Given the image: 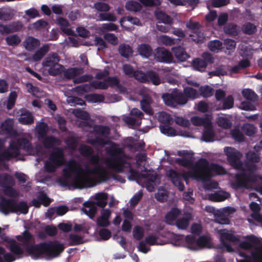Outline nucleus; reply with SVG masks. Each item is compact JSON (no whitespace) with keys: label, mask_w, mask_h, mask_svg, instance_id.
Wrapping results in <instances>:
<instances>
[{"label":"nucleus","mask_w":262,"mask_h":262,"mask_svg":"<svg viewBox=\"0 0 262 262\" xmlns=\"http://www.w3.org/2000/svg\"><path fill=\"white\" fill-rule=\"evenodd\" d=\"M89 158L90 163L95 167L92 169L88 166L85 167L87 174H82L83 172L82 168L75 160H71L66 167L63 169V175L58 180L60 185L67 187L72 184L76 188L79 189L90 187L91 181L89 174L97 175L98 178L103 182L108 180L109 176L106 170L99 164V156L93 154Z\"/></svg>","instance_id":"nucleus-1"},{"label":"nucleus","mask_w":262,"mask_h":262,"mask_svg":"<svg viewBox=\"0 0 262 262\" xmlns=\"http://www.w3.org/2000/svg\"><path fill=\"white\" fill-rule=\"evenodd\" d=\"M107 152L110 156V158L106 161L108 168L118 173H122L125 167H129V178L133 180L140 179V172L130 167V164L125 159L126 155L121 148L110 147L107 150Z\"/></svg>","instance_id":"nucleus-2"},{"label":"nucleus","mask_w":262,"mask_h":262,"mask_svg":"<svg viewBox=\"0 0 262 262\" xmlns=\"http://www.w3.org/2000/svg\"><path fill=\"white\" fill-rule=\"evenodd\" d=\"M64 246L57 241L43 242L31 246L29 252L33 254L34 259L46 257L52 259L59 256L63 251Z\"/></svg>","instance_id":"nucleus-3"},{"label":"nucleus","mask_w":262,"mask_h":262,"mask_svg":"<svg viewBox=\"0 0 262 262\" xmlns=\"http://www.w3.org/2000/svg\"><path fill=\"white\" fill-rule=\"evenodd\" d=\"M188 174L197 181L208 182L212 178L210 164L205 158H201L193 164Z\"/></svg>","instance_id":"nucleus-4"},{"label":"nucleus","mask_w":262,"mask_h":262,"mask_svg":"<svg viewBox=\"0 0 262 262\" xmlns=\"http://www.w3.org/2000/svg\"><path fill=\"white\" fill-rule=\"evenodd\" d=\"M93 131L96 135H99L94 138H88L87 143L92 146L103 147L106 145L111 144V147H116V144L105 140L111 134V128L108 126L101 124H96L93 126Z\"/></svg>","instance_id":"nucleus-5"},{"label":"nucleus","mask_w":262,"mask_h":262,"mask_svg":"<svg viewBox=\"0 0 262 262\" xmlns=\"http://www.w3.org/2000/svg\"><path fill=\"white\" fill-rule=\"evenodd\" d=\"M65 163L63 149L60 147H56L50 153L48 160L45 163V170L49 173H53Z\"/></svg>","instance_id":"nucleus-6"},{"label":"nucleus","mask_w":262,"mask_h":262,"mask_svg":"<svg viewBox=\"0 0 262 262\" xmlns=\"http://www.w3.org/2000/svg\"><path fill=\"white\" fill-rule=\"evenodd\" d=\"M107 198L106 193H98L96 196V202H85L83 204L84 207L81 209V210L91 219H93L97 212V206L101 208L105 207L107 204Z\"/></svg>","instance_id":"nucleus-7"},{"label":"nucleus","mask_w":262,"mask_h":262,"mask_svg":"<svg viewBox=\"0 0 262 262\" xmlns=\"http://www.w3.org/2000/svg\"><path fill=\"white\" fill-rule=\"evenodd\" d=\"M162 98L166 105L173 108L187 103V100L182 91L177 89H173L170 93L163 94Z\"/></svg>","instance_id":"nucleus-8"},{"label":"nucleus","mask_w":262,"mask_h":262,"mask_svg":"<svg viewBox=\"0 0 262 262\" xmlns=\"http://www.w3.org/2000/svg\"><path fill=\"white\" fill-rule=\"evenodd\" d=\"M59 70L61 74H63L64 79L67 80L73 79V82L75 84L89 81L93 78L91 75L87 74L76 78L84 72L83 69L81 68L74 67L66 69L63 66V68H61Z\"/></svg>","instance_id":"nucleus-9"},{"label":"nucleus","mask_w":262,"mask_h":262,"mask_svg":"<svg viewBox=\"0 0 262 262\" xmlns=\"http://www.w3.org/2000/svg\"><path fill=\"white\" fill-rule=\"evenodd\" d=\"M60 57L56 53H50L44 58L42 65L47 70L49 74L51 76H56L61 75L59 70L63 68V66L59 64Z\"/></svg>","instance_id":"nucleus-10"},{"label":"nucleus","mask_w":262,"mask_h":262,"mask_svg":"<svg viewBox=\"0 0 262 262\" xmlns=\"http://www.w3.org/2000/svg\"><path fill=\"white\" fill-rule=\"evenodd\" d=\"M158 120L160 123L159 128L162 134L168 136L176 135L175 129L171 126L173 121L170 114L162 112L159 115Z\"/></svg>","instance_id":"nucleus-11"},{"label":"nucleus","mask_w":262,"mask_h":262,"mask_svg":"<svg viewBox=\"0 0 262 262\" xmlns=\"http://www.w3.org/2000/svg\"><path fill=\"white\" fill-rule=\"evenodd\" d=\"M224 150L231 166L237 170L244 169L243 164L241 160L242 155L239 151L231 147H225Z\"/></svg>","instance_id":"nucleus-12"},{"label":"nucleus","mask_w":262,"mask_h":262,"mask_svg":"<svg viewBox=\"0 0 262 262\" xmlns=\"http://www.w3.org/2000/svg\"><path fill=\"white\" fill-rule=\"evenodd\" d=\"M255 180L256 177L253 172H243L236 174L235 180L233 185L236 188H244L249 183L253 182Z\"/></svg>","instance_id":"nucleus-13"},{"label":"nucleus","mask_w":262,"mask_h":262,"mask_svg":"<svg viewBox=\"0 0 262 262\" xmlns=\"http://www.w3.org/2000/svg\"><path fill=\"white\" fill-rule=\"evenodd\" d=\"M16 239L19 242L21 246L26 247L27 252L34 259L33 254L30 253L28 249L34 246L35 237L34 235L28 230H25L20 235L16 236Z\"/></svg>","instance_id":"nucleus-14"},{"label":"nucleus","mask_w":262,"mask_h":262,"mask_svg":"<svg viewBox=\"0 0 262 262\" xmlns=\"http://www.w3.org/2000/svg\"><path fill=\"white\" fill-rule=\"evenodd\" d=\"M11 142L19 151L20 149H23L29 155H34L36 152L30 141L26 138H19L16 140H11Z\"/></svg>","instance_id":"nucleus-15"},{"label":"nucleus","mask_w":262,"mask_h":262,"mask_svg":"<svg viewBox=\"0 0 262 262\" xmlns=\"http://www.w3.org/2000/svg\"><path fill=\"white\" fill-rule=\"evenodd\" d=\"M16 200L3 197L0 200V211L7 215L10 213H16L14 210Z\"/></svg>","instance_id":"nucleus-16"},{"label":"nucleus","mask_w":262,"mask_h":262,"mask_svg":"<svg viewBox=\"0 0 262 262\" xmlns=\"http://www.w3.org/2000/svg\"><path fill=\"white\" fill-rule=\"evenodd\" d=\"M155 56L156 60L160 62L170 63L173 60V56L170 52L163 47L157 48Z\"/></svg>","instance_id":"nucleus-17"},{"label":"nucleus","mask_w":262,"mask_h":262,"mask_svg":"<svg viewBox=\"0 0 262 262\" xmlns=\"http://www.w3.org/2000/svg\"><path fill=\"white\" fill-rule=\"evenodd\" d=\"M19 155V151L15 148L14 144L10 142L9 147L6 150L0 151V161L9 160Z\"/></svg>","instance_id":"nucleus-18"},{"label":"nucleus","mask_w":262,"mask_h":262,"mask_svg":"<svg viewBox=\"0 0 262 262\" xmlns=\"http://www.w3.org/2000/svg\"><path fill=\"white\" fill-rule=\"evenodd\" d=\"M168 176L171 179L173 184L178 187L179 191H182L184 190L185 186L183 183L184 177L182 174L171 169L169 172Z\"/></svg>","instance_id":"nucleus-19"},{"label":"nucleus","mask_w":262,"mask_h":262,"mask_svg":"<svg viewBox=\"0 0 262 262\" xmlns=\"http://www.w3.org/2000/svg\"><path fill=\"white\" fill-rule=\"evenodd\" d=\"M18 122L23 125H30L34 123V118L31 112L26 109L20 110Z\"/></svg>","instance_id":"nucleus-20"},{"label":"nucleus","mask_w":262,"mask_h":262,"mask_svg":"<svg viewBox=\"0 0 262 262\" xmlns=\"http://www.w3.org/2000/svg\"><path fill=\"white\" fill-rule=\"evenodd\" d=\"M171 51L173 52L176 58L179 61L184 62L190 58V55L187 53L185 48L181 46L172 48Z\"/></svg>","instance_id":"nucleus-21"},{"label":"nucleus","mask_w":262,"mask_h":262,"mask_svg":"<svg viewBox=\"0 0 262 262\" xmlns=\"http://www.w3.org/2000/svg\"><path fill=\"white\" fill-rule=\"evenodd\" d=\"M40 40L32 36L26 37L23 42V46L29 51L35 50L40 46Z\"/></svg>","instance_id":"nucleus-22"},{"label":"nucleus","mask_w":262,"mask_h":262,"mask_svg":"<svg viewBox=\"0 0 262 262\" xmlns=\"http://www.w3.org/2000/svg\"><path fill=\"white\" fill-rule=\"evenodd\" d=\"M247 238L248 241H244L239 243V247L240 248L246 250H250L253 247V244H258L259 243L258 238L255 235H251L247 236Z\"/></svg>","instance_id":"nucleus-23"},{"label":"nucleus","mask_w":262,"mask_h":262,"mask_svg":"<svg viewBox=\"0 0 262 262\" xmlns=\"http://www.w3.org/2000/svg\"><path fill=\"white\" fill-rule=\"evenodd\" d=\"M239 255L245 259L241 260L238 262H262V257L258 255L256 252H252L251 255H247L244 252H241Z\"/></svg>","instance_id":"nucleus-24"},{"label":"nucleus","mask_w":262,"mask_h":262,"mask_svg":"<svg viewBox=\"0 0 262 262\" xmlns=\"http://www.w3.org/2000/svg\"><path fill=\"white\" fill-rule=\"evenodd\" d=\"M182 92L183 93L184 97L187 99V102L189 100H193L200 97L199 91L190 86L184 88Z\"/></svg>","instance_id":"nucleus-25"},{"label":"nucleus","mask_w":262,"mask_h":262,"mask_svg":"<svg viewBox=\"0 0 262 262\" xmlns=\"http://www.w3.org/2000/svg\"><path fill=\"white\" fill-rule=\"evenodd\" d=\"M224 32L231 36H237L240 32L239 27L234 23H228L224 26Z\"/></svg>","instance_id":"nucleus-26"},{"label":"nucleus","mask_w":262,"mask_h":262,"mask_svg":"<svg viewBox=\"0 0 262 262\" xmlns=\"http://www.w3.org/2000/svg\"><path fill=\"white\" fill-rule=\"evenodd\" d=\"M9 244L10 251L15 255H22L24 251L23 248L19 246V244L14 239H10L7 242Z\"/></svg>","instance_id":"nucleus-27"},{"label":"nucleus","mask_w":262,"mask_h":262,"mask_svg":"<svg viewBox=\"0 0 262 262\" xmlns=\"http://www.w3.org/2000/svg\"><path fill=\"white\" fill-rule=\"evenodd\" d=\"M42 139L43 145L47 149L52 148L56 145L59 144V140L53 136H45V137Z\"/></svg>","instance_id":"nucleus-28"},{"label":"nucleus","mask_w":262,"mask_h":262,"mask_svg":"<svg viewBox=\"0 0 262 262\" xmlns=\"http://www.w3.org/2000/svg\"><path fill=\"white\" fill-rule=\"evenodd\" d=\"M181 211L177 208H172L165 215V222L168 225H173V222L180 215Z\"/></svg>","instance_id":"nucleus-29"},{"label":"nucleus","mask_w":262,"mask_h":262,"mask_svg":"<svg viewBox=\"0 0 262 262\" xmlns=\"http://www.w3.org/2000/svg\"><path fill=\"white\" fill-rule=\"evenodd\" d=\"M196 244L197 248H211L212 247L211 239L208 236L202 235L196 240Z\"/></svg>","instance_id":"nucleus-30"},{"label":"nucleus","mask_w":262,"mask_h":262,"mask_svg":"<svg viewBox=\"0 0 262 262\" xmlns=\"http://www.w3.org/2000/svg\"><path fill=\"white\" fill-rule=\"evenodd\" d=\"M230 196V194L226 191H218L210 194L209 199L212 201L218 202L224 201Z\"/></svg>","instance_id":"nucleus-31"},{"label":"nucleus","mask_w":262,"mask_h":262,"mask_svg":"<svg viewBox=\"0 0 262 262\" xmlns=\"http://www.w3.org/2000/svg\"><path fill=\"white\" fill-rule=\"evenodd\" d=\"M57 21L60 26L61 30L68 35H73V31L69 28L70 24L64 17H57Z\"/></svg>","instance_id":"nucleus-32"},{"label":"nucleus","mask_w":262,"mask_h":262,"mask_svg":"<svg viewBox=\"0 0 262 262\" xmlns=\"http://www.w3.org/2000/svg\"><path fill=\"white\" fill-rule=\"evenodd\" d=\"M186 27L192 30L193 32L198 36V38L196 39L198 41H201L204 38L203 33L199 31L200 25L198 22H193L190 20L187 23Z\"/></svg>","instance_id":"nucleus-33"},{"label":"nucleus","mask_w":262,"mask_h":262,"mask_svg":"<svg viewBox=\"0 0 262 262\" xmlns=\"http://www.w3.org/2000/svg\"><path fill=\"white\" fill-rule=\"evenodd\" d=\"M151 100L150 97H144L141 101L140 105L142 110L147 114L152 115L153 111L151 107Z\"/></svg>","instance_id":"nucleus-34"},{"label":"nucleus","mask_w":262,"mask_h":262,"mask_svg":"<svg viewBox=\"0 0 262 262\" xmlns=\"http://www.w3.org/2000/svg\"><path fill=\"white\" fill-rule=\"evenodd\" d=\"M220 241H229L232 243H235L239 241V237L237 236H235L232 233H229L228 232H225L221 230L220 232Z\"/></svg>","instance_id":"nucleus-35"},{"label":"nucleus","mask_w":262,"mask_h":262,"mask_svg":"<svg viewBox=\"0 0 262 262\" xmlns=\"http://www.w3.org/2000/svg\"><path fill=\"white\" fill-rule=\"evenodd\" d=\"M137 49L139 54L146 58L150 56L152 52L151 47L145 43L139 45Z\"/></svg>","instance_id":"nucleus-36"},{"label":"nucleus","mask_w":262,"mask_h":262,"mask_svg":"<svg viewBox=\"0 0 262 262\" xmlns=\"http://www.w3.org/2000/svg\"><path fill=\"white\" fill-rule=\"evenodd\" d=\"M242 131L244 134L249 137L253 136L257 132V128L253 124L245 123L242 126Z\"/></svg>","instance_id":"nucleus-37"},{"label":"nucleus","mask_w":262,"mask_h":262,"mask_svg":"<svg viewBox=\"0 0 262 262\" xmlns=\"http://www.w3.org/2000/svg\"><path fill=\"white\" fill-rule=\"evenodd\" d=\"M243 97L247 100L253 102H255L258 100L257 94L252 90L249 89H244L242 91Z\"/></svg>","instance_id":"nucleus-38"},{"label":"nucleus","mask_w":262,"mask_h":262,"mask_svg":"<svg viewBox=\"0 0 262 262\" xmlns=\"http://www.w3.org/2000/svg\"><path fill=\"white\" fill-rule=\"evenodd\" d=\"M14 210L16 211V213L19 212L21 213L26 214L28 213L29 211V206L27 203L25 201H21L17 203L16 201L15 204Z\"/></svg>","instance_id":"nucleus-39"},{"label":"nucleus","mask_w":262,"mask_h":262,"mask_svg":"<svg viewBox=\"0 0 262 262\" xmlns=\"http://www.w3.org/2000/svg\"><path fill=\"white\" fill-rule=\"evenodd\" d=\"M192 66L195 70L200 72L204 71L207 66L205 60L200 58L193 59Z\"/></svg>","instance_id":"nucleus-40"},{"label":"nucleus","mask_w":262,"mask_h":262,"mask_svg":"<svg viewBox=\"0 0 262 262\" xmlns=\"http://www.w3.org/2000/svg\"><path fill=\"white\" fill-rule=\"evenodd\" d=\"M150 81L154 85H159L161 80L159 75L154 71L147 72V82Z\"/></svg>","instance_id":"nucleus-41"},{"label":"nucleus","mask_w":262,"mask_h":262,"mask_svg":"<svg viewBox=\"0 0 262 262\" xmlns=\"http://www.w3.org/2000/svg\"><path fill=\"white\" fill-rule=\"evenodd\" d=\"M86 100L92 103H99L103 102L105 98L102 94H91L85 96Z\"/></svg>","instance_id":"nucleus-42"},{"label":"nucleus","mask_w":262,"mask_h":262,"mask_svg":"<svg viewBox=\"0 0 262 262\" xmlns=\"http://www.w3.org/2000/svg\"><path fill=\"white\" fill-rule=\"evenodd\" d=\"M119 52L122 56L125 58H128L132 56L133 50L129 45L123 44L119 46Z\"/></svg>","instance_id":"nucleus-43"},{"label":"nucleus","mask_w":262,"mask_h":262,"mask_svg":"<svg viewBox=\"0 0 262 262\" xmlns=\"http://www.w3.org/2000/svg\"><path fill=\"white\" fill-rule=\"evenodd\" d=\"M236 47V42L231 39H226L224 42V48L226 49L225 53L230 54L233 52Z\"/></svg>","instance_id":"nucleus-44"},{"label":"nucleus","mask_w":262,"mask_h":262,"mask_svg":"<svg viewBox=\"0 0 262 262\" xmlns=\"http://www.w3.org/2000/svg\"><path fill=\"white\" fill-rule=\"evenodd\" d=\"M214 132L211 128L205 129L202 134V140L206 142H210L214 141Z\"/></svg>","instance_id":"nucleus-45"},{"label":"nucleus","mask_w":262,"mask_h":262,"mask_svg":"<svg viewBox=\"0 0 262 262\" xmlns=\"http://www.w3.org/2000/svg\"><path fill=\"white\" fill-rule=\"evenodd\" d=\"M200 96L207 98L213 95L214 90L208 85L202 86L199 89Z\"/></svg>","instance_id":"nucleus-46"},{"label":"nucleus","mask_w":262,"mask_h":262,"mask_svg":"<svg viewBox=\"0 0 262 262\" xmlns=\"http://www.w3.org/2000/svg\"><path fill=\"white\" fill-rule=\"evenodd\" d=\"M5 40L8 45L14 47L17 46L21 42L20 37L16 34L9 35Z\"/></svg>","instance_id":"nucleus-47"},{"label":"nucleus","mask_w":262,"mask_h":262,"mask_svg":"<svg viewBox=\"0 0 262 262\" xmlns=\"http://www.w3.org/2000/svg\"><path fill=\"white\" fill-rule=\"evenodd\" d=\"M48 131V125L45 122H40L39 124L37 126V132L39 139L45 137Z\"/></svg>","instance_id":"nucleus-48"},{"label":"nucleus","mask_w":262,"mask_h":262,"mask_svg":"<svg viewBox=\"0 0 262 262\" xmlns=\"http://www.w3.org/2000/svg\"><path fill=\"white\" fill-rule=\"evenodd\" d=\"M208 47L210 51L217 52L223 48V43L219 40H214L208 42Z\"/></svg>","instance_id":"nucleus-49"},{"label":"nucleus","mask_w":262,"mask_h":262,"mask_svg":"<svg viewBox=\"0 0 262 262\" xmlns=\"http://www.w3.org/2000/svg\"><path fill=\"white\" fill-rule=\"evenodd\" d=\"M185 242L187 244V248L190 250H196L198 248L196 244V239L192 235H187L185 237Z\"/></svg>","instance_id":"nucleus-50"},{"label":"nucleus","mask_w":262,"mask_h":262,"mask_svg":"<svg viewBox=\"0 0 262 262\" xmlns=\"http://www.w3.org/2000/svg\"><path fill=\"white\" fill-rule=\"evenodd\" d=\"M189 224V220L185 217H181L176 221V225L179 229L185 230Z\"/></svg>","instance_id":"nucleus-51"},{"label":"nucleus","mask_w":262,"mask_h":262,"mask_svg":"<svg viewBox=\"0 0 262 262\" xmlns=\"http://www.w3.org/2000/svg\"><path fill=\"white\" fill-rule=\"evenodd\" d=\"M213 172H215L217 174H225V170L221 165L212 163L210 164V174L212 177L213 176Z\"/></svg>","instance_id":"nucleus-52"},{"label":"nucleus","mask_w":262,"mask_h":262,"mask_svg":"<svg viewBox=\"0 0 262 262\" xmlns=\"http://www.w3.org/2000/svg\"><path fill=\"white\" fill-rule=\"evenodd\" d=\"M241 29L245 34L251 35L256 31V27L253 24L247 23L242 26Z\"/></svg>","instance_id":"nucleus-53"},{"label":"nucleus","mask_w":262,"mask_h":262,"mask_svg":"<svg viewBox=\"0 0 262 262\" xmlns=\"http://www.w3.org/2000/svg\"><path fill=\"white\" fill-rule=\"evenodd\" d=\"M191 122L195 126H202L207 124L208 120L206 118L194 116L191 118Z\"/></svg>","instance_id":"nucleus-54"},{"label":"nucleus","mask_w":262,"mask_h":262,"mask_svg":"<svg viewBox=\"0 0 262 262\" xmlns=\"http://www.w3.org/2000/svg\"><path fill=\"white\" fill-rule=\"evenodd\" d=\"M79 151L80 154L85 157H89L94 154V150L93 148L88 145H82L79 148Z\"/></svg>","instance_id":"nucleus-55"},{"label":"nucleus","mask_w":262,"mask_h":262,"mask_svg":"<svg viewBox=\"0 0 262 262\" xmlns=\"http://www.w3.org/2000/svg\"><path fill=\"white\" fill-rule=\"evenodd\" d=\"M213 76H220L227 75V67L226 66L221 65L211 72Z\"/></svg>","instance_id":"nucleus-56"},{"label":"nucleus","mask_w":262,"mask_h":262,"mask_svg":"<svg viewBox=\"0 0 262 262\" xmlns=\"http://www.w3.org/2000/svg\"><path fill=\"white\" fill-rule=\"evenodd\" d=\"M217 125L225 129H229L232 126V123L231 121L225 117H220L217 120Z\"/></svg>","instance_id":"nucleus-57"},{"label":"nucleus","mask_w":262,"mask_h":262,"mask_svg":"<svg viewBox=\"0 0 262 262\" xmlns=\"http://www.w3.org/2000/svg\"><path fill=\"white\" fill-rule=\"evenodd\" d=\"M231 135L233 139L238 142H243L245 140L243 132H241L238 129H233L231 131Z\"/></svg>","instance_id":"nucleus-58"},{"label":"nucleus","mask_w":262,"mask_h":262,"mask_svg":"<svg viewBox=\"0 0 262 262\" xmlns=\"http://www.w3.org/2000/svg\"><path fill=\"white\" fill-rule=\"evenodd\" d=\"M126 9L129 11L137 12L141 10V6L139 3L134 1H129L125 5Z\"/></svg>","instance_id":"nucleus-59"},{"label":"nucleus","mask_w":262,"mask_h":262,"mask_svg":"<svg viewBox=\"0 0 262 262\" xmlns=\"http://www.w3.org/2000/svg\"><path fill=\"white\" fill-rule=\"evenodd\" d=\"M14 122L12 119L6 120L2 124V128L8 133L11 134L13 131Z\"/></svg>","instance_id":"nucleus-60"},{"label":"nucleus","mask_w":262,"mask_h":262,"mask_svg":"<svg viewBox=\"0 0 262 262\" xmlns=\"http://www.w3.org/2000/svg\"><path fill=\"white\" fill-rule=\"evenodd\" d=\"M17 98V94L15 92H11L9 96L7 103V108L8 110H11L14 106L16 99Z\"/></svg>","instance_id":"nucleus-61"},{"label":"nucleus","mask_w":262,"mask_h":262,"mask_svg":"<svg viewBox=\"0 0 262 262\" xmlns=\"http://www.w3.org/2000/svg\"><path fill=\"white\" fill-rule=\"evenodd\" d=\"M133 77L141 82H147V72L145 73L141 71L136 70Z\"/></svg>","instance_id":"nucleus-62"},{"label":"nucleus","mask_w":262,"mask_h":262,"mask_svg":"<svg viewBox=\"0 0 262 262\" xmlns=\"http://www.w3.org/2000/svg\"><path fill=\"white\" fill-rule=\"evenodd\" d=\"M73 113L76 117L81 119L88 120L90 117L88 112L80 109L74 110Z\"/></svg>","instance_id":"nucleus-63"},{"label":"nucleus","mask_w":262,"mask_h":262,"mask_svg":"<svg viewBox=\"0 0 262 262\" xmlns=\"http://www.w3.org/2000/svg\"><path fill=\"white\" fill-rule=\"evenodd\" d=\"M77 142V138L74 136L68 137L65 141L68 147L73 150L76 148Z\"/></svg>","instance_id":"nucleus-64"}]
</instances>
